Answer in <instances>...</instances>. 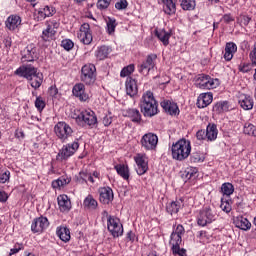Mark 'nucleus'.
<instances>
[{
    "label": "nucleus",
    "mask_w": 256,
    "mask_h": 256,
    "mask_svg": "<svg viewBox=\"0 0 256 256\" xmlns=\"http://www.w3.org/2000/svg\"><path fill=\"white\" fill-rule=\"evenodd\" d=\"M139 107L144 117H155L159 113V104L151 91H146L142 95Z\"/></svg>",
    "instance_id": "1"
},
{
    "label": "nucleus",
    "mask_w": 256,
    "mask_h": 256,
    "mask_svg": "<svg viewBox=\"0 0 256 256\" xmlns=\"http://www.w3.org/2000/svg\"><path fill=\"white\" fill-rule=\"evenodd\" d=\"M172 158L176 161H184L191 155V142L187 139H180L171 147Z\"/></svg>",
    "instance_id": "2"
},
{
    "label": "nucleus",
    "mask_w": 256,
    "mask_h": 256,
    "mask_svg": "<svg viewBox=\"0 0 256 256\" xmlns=\"http://www.w3.org/2000/svg\"><path fill=\"white\" fill-rule=\"evenodd\" d=\"M75 120L80 127L87 125L93 128L94 125H97V116L92 110H83L75 117Z\"/></svg>",
    "instance_id": "3"
},
{
    "label": "nucleus",
    "mask_w": 256,
    "mask_h": 256,
    "mask_svg": "<svg viewBox=\"0 0 256 256\" xmlns=\"http://www.w3.org/2000/svg\"><path fill=\"white\" fill-rule=\"evenodd\" d=\"M217 217L218 215L215 210L210 207H205L200 210L197 217V223L200 227H206V225L213 223V221H217Z\"/></svg>",
    "instance_id": "4"
},
{
    "label": "nucleus",
    "mask_w": 256,
    "mask_h": 256,
    "mask_svg": "<svg viewBox=\"0 0 256 256\" xmlns=\"http://www.w3.org/2000/svg\"><path fill=\"white\" fill-rule=\"evenodd\" d=\"M80 79L85 85H93L97 81V68H95V65H84L81 69Z\"/></svg>",
    "instance_id": "5"
},
{
    "label": "nucleus",
    "mask_w": 256,
    "mask_h": 256,
    "mask_svg": "<svg viewBox=\"0 0 256 256\" xmlns=\"http://www.w3.org/2000/svg\"><path fill=\"white\" fill-rule=\"evenodd\" d=\"M196 87L198 89H217L219 79H213L209 75L199 74L196 78Z\"/></svg>",
    "instance_id": "6"
},
{
    "label": "nucleus",
    "mask_w": 256,
    "mask_h": 256,
    "mask_svg": "<svg viewBox=\"0 0 256 256\" xmlns=\"http://www.w3.org/2000/svg\"><path fill=\"white\" fill-rule=\"evenodd\" d=\"M54 132L62 143H65L69 137L73 136V128L66 122H58L54 127Z\"/></svg>",
    "instance_id": "7"
},
{
    "label": "nucleus",
    "mask_w": 256,
    "mask_h": 256,
    "mask_svg": "<svg viewBox=\"0 0 256 256\" xmlns=\"http://www.w3.org/2000/svg\"><path fill=\"white\" fill-rule=\"evenodd\" d=\"M107 229L112 237H121L123 235V224L115 216L107 215Z\"/></svg>",
    "instance_id": "8"
},
{
    "label": "nucleus",
    "mask_w": 256,
    "mask_h": 256,
    "mask_svg": "<svg viewBox=\"0 0 256 256\" xmlns=\"http://www.w3.org/2000/svg\"><path fill=\"white\" fill-rule=\"evenodd\" d=\"M46 29L42 31L41 39L42 41H53L55 35L57 34V29H59V21L50 20L45 23Z\"/></svg>",
    "instance_id": "9"
},
{
    "label": "nucleus",
    "mask_w": 256,
    "mask_h": 256,
    "mask_svg": "<svg viewBox=\"0 0 256 256\" xmlns=\"http://www.w3.org/2000/svg\"><path fill=\"white\" fill-rule=\"evenodd\" d=\"M77 149H79L78 141L68 143L61 148V150L57 155V159L60 161H67L69 157H72V155H75V153L77 152Z\"/></svg>",
    "instance_id": "10"
},
{
    "label": "nucleus",
    "mask_w": 256,
    "mask_h": 256,
    "mask_svg": "<svg viewBox=\"0 0 256 256\" xmlns=\"http://www.w3.org/2000/svg\"><path fill=\"white\" fill-rule=\"evenodd\" d=\"M140 143L145 151H155L157 149V143H159V137L149 132L142 136Z\"/></svg>",
    "instance_id": "11"
},
{
    "label": "nucleus",
    "mask_w": 256,
    "mask_h": 256,
    "mask_svg": "<svg viewBox=\"0 0 256 256\" xmlns=\"http://www.w3.org/2000/svg\"><path fill=\"white\" fill-rule=\"evenodd\" d=\"M155 61H157V54L148 55L146 60L138 66L139 73L142 75H149V72L155 69Z\"/></svg>",
    "instance_id": "12"
},
{
    "label": "nucleus",
    "mask_w": 256,
    "mask_h": 256,
    "mask_svg": "<svg viewBox=\"0 0 256 256\" xmlns=\"http://www.w3.org/2000/svg\"><path fill=\"white\" fill-rule=\"evenodd\" d=\"M39 69L32 64H23L18 69L15 70L14 75L18 77H23L24 79H31L37 73Z\"/></svg>",
    "instance_id": "13"
},
{
    "label": "nucleus",
    "mask_w": 256,
    "mask_h": 256,
    "mask_svg": "<svg viewBox=\"0 0 256 256\" xmlns=\"http://www.w3.org/2000/svg\"><path fill=\"white\" fill-rule=\"evenodd\" d=\"M134 161L137 165L136 173L138 175H145L149 170V162L147 161V156H145V154H137L134 156Z\"/></svg>",
    "instance_id": "14"
},
{
    "label": "nucleus",
    "mask_w": 256,
    "mask_h": 256,
    "mask_svg": "<svg viewBox=\"0 0 256 256\" xmlns=\"http://www.w3.org/2000/svg\"><path fill=\"white\" fill-rule=\"evenodd\" d=\"M49 227V220L46 217H38L33 220L31 229L33 233H43Z\"/></svg>",
    "instance_id": "15"
},
{
    "label": "nucleus",
    "mask_w": 256,
    "mask_h": 256,
    "mask_svg": "<svg viewBox=\"0 0 256 256\" xmlns=\"http://www.w3.org/2000/svg\"><path fill=\"white\" fill-rule=\"evenodd\" d=\"M99 195L100 203H103V205H109V203L113 201V189H111L110 187L100 188Z\"/></svg>",
    "instance_id": "16"
},
{
    "label": "nucleus",
    "mask_w": 256,
    "mask_h": 256,
    "mask_svg": "<svg viewBox=\"0 0 256 256\" xmlns=\"http://www.w3.org/2000/svg\"><path fill=\"white\" fill-rule=\"evenodd\" d=\"M73 96L79 98V101H89V94L85 92V84L78 83L73 87Z\"/></svg>",
    "instance_id": "17"
},
{
    "label": "nucleus",
    "mask_w": 256,
    "mask_h": 256,
    "mask_svg": "<svg viewBox=\"0 0 256 256\" xmlns=\"http://www.w3.org/2000/svg\"><path fill=\"white\" fill-rule=\"evenodd\" d=\"M56 10L53 6H42L39 8L37 13V20L38 21H44V19H47V17H53L55 15Z\"/></svg>",
    "instance_id": "18"
},
{
    "label": "nucleus",
    "mask_w": 256,
    "mask_h": 256,
    "mask_svg": "<svg viewBox=\"0 0 256 256\" xmlns=\"http://www.w3.org/2000/svg\"><path fill=\"white\" fill-rule=\"evenodd\" d=\"M238 103L244 111H251L253 109V98L247 94H240L238 96Z\"/></svg>",
    "instance_id": "19"
},
{
    "label": "nucleus",
    "mask_w": 256,
    "mask_h": 256,
    "mask_svg": "<svg viewBox=\"0 0 256 256\" xmlns=\"http://www.w3.org/2000/svg\"><path fill=\"white\" fill-rule=\"evenodd\" d=\"M183 235H185V227L179 224L170 236V243H183Z\"/></svg>",
    "instance_id": "20"
},
{
    "label": "nucleus",
    "mask_w": 256,
    "mask_h": 256,
    "mask_svg": "<svg viewBox=\"0 0 256 256\" xmlns=\"http://www.w3.org/2000/svg\"><path fill=\"white\" fill-rule=\"evenodd\" d=\"M35 59H37V48L33 45L26 47V51L21 59L22 63H31L35 61Z\"/></svg>",
    "instance_id": "21"
},
{
    "label": "nucleus",
    "mask_w": 256,
    "mask_h": 256,
    "mask_svg": "<svg viewBox=\"0 0 256 256\" xmlns=\"http://www.w3.org/2000/svg\"><path fill=\"white\" fill-rule=\"evenodd\" d=\"M161 107L168 115H179V106L174 102L164 100L161 102Z\"/></svg>",
    "instance_id": "22"
},
{
    "label": "nucleus",
    "mask_w": 256,
    "mask_h": 256,
    "mask_svg": "<svg viewBox=\"0 0 256 256\" xmlns=\"http://www.w3.org/2000/svg\"><path fill=\"white\" fill-rule=\"evenodd\" d=\"M5 25L9 31H15L21 26V17L17 15H11L7 18Z\"/></svg>",
    "instance_id": "23"
},
{
    "label": "nucleus",
    "mask_w": 256,
    "mask_h": 256,
    "mask_svg": "<svg viewBox=\"0 0 256 256\" xmlns=\"http://www.w3.org/2000/svg\"><path fill=\"white\" fill-rule=\"evenodd\" d=\"M126 93L130 97H135L139 93V88L137 87V81L133 78H127L126 80Z\"/></svg>",
    "instance_id": "24"
},
{
    "label": "nucleus",
    "mask_w": 256,
    "mask_h": 256,
    "mask_svg": "<svg viewBox=\"0 0 256 256\" xmlns=\"http://www.w3.org/2000/svg\"><path fill=\"white\" fill-rule=\"evenodd\" d=\"M234 225L242 231H249V229H251V222L243 216H237L234 218Z\"/></svg>",
    "instance_id": "25"
},
{
    "label": "nucleus",
    "mask_w": 256,
    "mask_h": 256,
    "mask_svg": "<svg viewBox=\"0 0 256 256\" xmlns=\"http://www.w3.org/2000/svg\"><path fill=\"white\" fill-rule=\"evenodd\" d=\"M213 103V94L212 93H202L198 97V107L204 109Z\"/></svg>",
    "instance_id": "26"
},
{
    "label": "nucleus",
    "mask_w": 256,
    "mask_h": 256,
    "mask_svg": "<svg viewBox=\"0 0 256 256\" xmlns=\"http://www.w3.org/2000/svg\"><path fill=\"white\" fill-rule=\"evenodd\" d=\"M155 35L163 43L164 47L169 45V39H171V30L166 31L165 29L155 30Z\"/></svg>",
    "instance_id": "27"
},
{
    "label": "nucleus",
    "mask_w": 256,
    "mask_h": 256,
    "mask_svg": "<svg viewBox=\"0 0 256 256\" xmlns=\"http://www.w3.org/2000/svg\"><path fill=\"white\" fill-rule=\"evenodd\" d=\"M183 207V199L175 200L166 205V211L170 215L179 213V209Z\"/></svg>",
    "instance_id": "28"
},
{
    "label": "nucleus",
    "mask_w": 256,
    "mask_h": 256,
    "mask_svg": "<svg viewBox=\"0 0 256 256\" xmlns=\"http://www.w3.org/2000/svg\"><path fill=\"white\" fill-rule=\"evenodd\" d=\"M58 205L60 211L65 213V211H70L71 209V200L69 199V196L63 194L58 196Z\"/></svg>",
    "instance_id": "29"
},
{
    "label": "nucleus",
    "mask_w": 256,
    "mask_h": 256,
    "mask_svg": "<svg viewBox=\"0 0 256 256\" xmlns=\"http://www.w3.org/2000/svg\"><path fill=\"white\" fill-rule=\"evenodd\" d=\"M235 53H237V44L233 42H228L225 47L224 59L226 61H231Z\"/></svg>",
    "instance_id": "30"
},
{
    "label": "nucleus",
    "mask_w": 256,
    "mask_h": 256,
    "mask_svg": "<svg viewBox=\"0 0 256 256\" xmlns=\"http://www.w3.org/2000/svg\"><path fill=\"white\" fill-rule=\"evenodd\" d=\"M28 81L33 89H39L43 84V73L38 70Z\"/></svg>",
    "instance_id": "31"
},
{
    "label": "nucleus",
    "mask_w": 256,
    "mask_h": 256,
    "mask_svg": "<svg viewBox=\"0 0 256 256\" xmlns=\"http://www.w3.org/2000/svg\"><path fill=\"white\" fill-rule=\"evenodd\" d=\"M163 2V11L166 15H175L177 12V6L173 0H162Z\"/></svg>",
    "instance_id": "32"
},
{
    "label": "nucleus",
    "mask_w": 256,
    "mask_h": 256,
    "mask_svg": "<svg viewBox=\"0 0 256 256\" xmlns=\"http://www.w3.org/2000/svg\"><path fill=\"white\" fill-rule=\"evenodd\" d=\"M56 235H58L59 239L64 243L71 241V231L67 227H60L56 231Z\"/></svg>",
    "instance_id": "33"
},
{
    "label": "nucleus",
    "mask_w": 256,
    "mask_h": 256,
    "mask_svg": "<svg viewBox=\"0 0 256 256\" xmlns=\"http://www.w3.org/2000/svg\"><path fill=\"white\" fill-rule=\"evenodd\" d=\"M217 135H218L217 125L209 124L206 128L207 141H215V139H217Z\"/></svg>",
    "instance_id": "34"
},
{
    "label": "nucleus",
    "mask_w": 256,
    "mask_h": 256,
    "mask_svg": "<svg viewBox=\"0 0 256 256\" xmlns=\"http://www.w3.org/2000/svg\"><path fill=\"white\" fill-rule=\"evenodd\" d=\"M114 169H116L118 175H120L122 179H125L126 181L129 179V166L125 164H118Z\"/></svg>",
    "instance_id": "35"
},
{
    "label": "nucleus",
    "mask_w": 256,
    "mask_h": 256,
    "mask_svg": "<svg viewBox=\"0 0 256 256\" xmlns=\"http://www.w3.org/2000/svg\"><path fill=\"white\" fill-rule=\"evenodd\" d=\"M71 183V178L61 176L57 180L52 182L53 189H61V187H65V185H69Z\"/></svg>",
    "instance_id": "36"
},
{
    "label": "nucleus",
    "mask_w": 256,
    "mask_h": 256,
    "mask_svg": "<svg viewBox=\"0 0 256 256\" xmlns=\"http://www.w3.org/2000/svg\"><path fill=\"white\" fill-rule=\"evenodd\" d=\"M109 53H111V49L108 46H101L96 50L95 55L99 61H103V59L109 57Z\"/></svg>",
    "instance_id": "37"
},
{
    "label": "nucleus",
    "mask_w": 256,
    "mask_h": 256,
    "mask_svg": "<svg viewBox=\"0 0 256 256\" xmlns=\"http://www.w3.org/2000/svg\"><path fill=\"white\" fill-rule=\"evenodd\" d=\"M180 5L183 11H195L197 2L195 0H180Z\"/></svg>",
    "instance_id": "38"
},
{
    "label": "nucleus",
    "mask_w": 256,
    "mask_h": 256,
    "mask_svg": "<svg viewBox=\"0 0 256 256\" xmlns=\"http://www.w3.org/2000/svg\"><path fill=\"white\" fill-rule=\"evenodd\" d=\"M78 39L84 45H91V43L93 41V34H91V32H79Z\"/></svg>",
    "instance_id": "39"
},
{
    "label": "nucleus",
    "mask_w": 256,
    "mask_h": 256,
    "mask_svg": "<svg viewBox=\"0 0 256 256\" xmlns=\"http://www.w3.org/2000/svg\"><path fill=\"white\" fill-rule=\"evenodd\" d=\"M172 245V253L174 256H187V250L181 249V242H177V244L170 243Z\"/></svg>",
    "instance_id": "40"
},
{
    "label": "nucleus",
    "mask_w": 256,
    "mask_h": 256,
    "mask_svg": "<svg viewBox=\"0 0 256 256\" xmlns=\"http://www.w3.org/2000/svg\"><path fill=\"white\" fill-rule=\"evenodd\" d=\"M221 192L223 193V195H226V197H231V195L235 193V187L232 183H223L221 186Z\"/></svg>",
    "instance_id": "41"
},
{
    "label": "nucleus",
    "mask_w": 256,
    "mask_h": 256,
    "mask_svg": "<svg viewBox=\"0 0 256 256\" xmlns=\"http://www.w3.org/2000/svg\"><path fill=\"white\" fill-rule=\"evenodd\" d=\"M128 117L132 118V121L134 123H139L141 121V112L135 108H131L127 110Z\"/></svg>",
    "instance_id": "42"
},
{
    "label": "nucleus",
    "mask_w": 256,
    "mask_h": 256,
    "mask_svg": "<svg viewBox=\"0 0 256 256\" xmlns=\"http://www.w3.org/2000/svg\"><path fill=\"white\" fill-rule=\"evenodd\" d=\"M106 25H107V33L109 35H113L117 27V20H115V18L108 17V19L106 20Z\"/></svg>",
    "instance_id": "43"
},
{
    "label": "nucleus",
    "mask_w": 256,
    "mask_h": 256,
    "mask_svg": "<svg viewBox=\"0 0 256 256\" xmlns=\"http://www.w3.org/2000/svg\"><path fill=\"white\" fill-rule=\"evenodd\" d=\"M97 205V200L91 195H88L84 200V207H87V209H97Z\"/></svg>",
    "instance_id": "44"
},
{
    "label": "nucleus",
    "mask_w": 256,
    "mask_h": 256,
    "mask_svg": "<svg viewBox=\"0 0 256 256\" xmlns=\"http://www.w3.org/2000/svg\"><path fill=\"white\" fill-rule=\"evenodd\" d=\"M214 111H216V113H225L229 111V102L224 101L216 103L214 106Z\"/></svg>",
    "instance_id": "45"
},
{
    "label": "nucleus",
    "mask_w": 256,
    "mask_h": 256,
    "mask_svg": "<svg viewBox=\"0 0 256 256\" xmlns=\"http://www.w3.org/2000/svg\"><path fill=\"white\" fill-rule=\"evenodd\" d=\"M244 133L245 135H251L252 137H256V126L249 122L245 123Z\"/></svg>",
    "instance_id": "46"
},
{
    "label": "nucleus",
    "mask_w": 256,
    "mask_h": 256,
    "mask_svg": "<svg viewBox=\"0 0 256 256\" xmlns=\"http://www.w3.org/2000/svg\"><path fill=\"white\" fill-rule=\"evenodd\" d=\"M191 163H203L205 156L201 152H194L190 156Z\"/></svg>",
    "instance_id": "47"
},
{
    "label": "nucleus",
    "mask_w": 256,
    "mask_h": 256,
    "mask_svg": "<svg viewBox=\"0 0 256 256\" xmlns=\"http://www.w3.org/2000/svg\"><path fill=\"white\" fill-rule=\"evenodd\" d=\"M79 177L81 183H87L88 181H90V183H95V178H93V175L87 172H80Z\"/></svg>",
    "instance_id": "48"
},
{
    "label": "nucleus",
    "mask_w": 256,
    "mask_h": 256,
    "mask_svg": "<svg viewBox=\"0 0 256 256\" xmlns=\"http://www.w3.org/2000/svg\"><path fill=\"white\" fill-rule=\"evenodd\" d=\"M133 71H135V65L130 64L121 70L120 76L121 77H129V75H131V73H133Z\"/></svg>",
    "instance_id": "49"
},
{
    "label": "nucleus",
    "mask_w": 256,
    "mask_h": 256,
    "mask_svg": "<svg viewBox=\"0 0 256 256\" xmlns=\"http://www.w3.org/2000/svg\"><path fill=\"white\" fill-rule=\"evenodd\" d=\"M220 208L222 209V211H224V213H231L232 207L228 199H225V198L221 199Z\"/></svg>",
    "instance_id": "50"
},
{
    "label": "nucleus",
    "mask_w": 256,
    "mask_h": 256,
    "mask_svg": "<svg viewBox=\"0 0 256 256\" xmlns=\"http://www.w3.org/2000/svg\"><path fill=\"white\" fill-rule=\"evenodd\" d=\"M255 66H256V64H253V62L246 63V64L239 66V71H241V73H249V71H253V68Z\"/></svg>",
    "instance_id": "51"
},
{
    "label": "nucleus",
    "mask_w": 256,
    "mask_h": 256,
    "mask_svg": "<svg viewBox=\"0 0 256 256\" xmlns=\"http://www.w3.org/2000/svg\"><path fill=\"white\" fill-rule=\"evenodd\" d=\"M45 100H43V97L38 96L35 100V107L39 111H43L45 109Z\"/></svg>",
    "instance_id": "52"
},
{
    "label": "nucleus",
    "mask_w": 256,
    "mask_h": 256,
    "mask_svg": "<svg viewBox=\"0 0 256 256\" xmlns=\"http://www.w3.org/2000/svg\"><path fill=\"white\" fill-rule=\"evenodd\" d=\"M11 177V172L9 170H5L4 172L0 173V183L5 184L9 181Z\"/></svg>",
    "instance_id": "53"
},
{
    "label": "nucleus",
    "mask_w": 256,
    "mask_h": 256,
    "mask_svg": "<svg viewBox=\"0 0 256 256\" xmlns=\"http://www.w3.org/2000/svg\"><path fill=\"white\" fill-rule=\"evenodd\" d=\"M61 45L66 51H71V49H73V47L75 46L73 41H71L70 39L63 40Z\"/></svg>",
    "instance_id": "54"
},
{
    "label": "nucleus",
    "mask_w": 256,
    "mask_h": 256,
    "mask_svg": "<svg viewBox=\"0 0 256 256\" xmlns=\"http://www.w3.org/2000/svg\"><path fill=\"white\" fill-rule=\"evenodd\" d=\"M128 5H129V3L127 2V0H120V1L116 2L115 8L118 9V11H122L123 9L128 7Z\"/></svg>",
    "instance_id": "55"
},
{
    "label": "nucleus",
    "mask_w": 256,
    "mask_h": 256,
    "mask_svg": "<svg viewBox=\"0 0 256 256\" xmlns=\"http://www.w3.org/2000/svg\"><path fill=\"white\" fill-rule=\"evenodd\" d=\"M111 5V0H99L97 2L98 9H107Z\"/></svg>",
    "instance_id": "56"
},
{
    "label": "nucleus",
    "mask_w": 256,
    "mask_h": 256,
    "mask_svg": "<svg viewBox=\"0 0 256 256\" xmlns=\"http://www.w3.org/2000/svg\"><path fill=\"white\" fill-rule=\"evenodd\" d=\"M196 138L198 141H205V139H207V132H205V130H199L196 133Z\"/></svg>",
    "instance_id": "57"
},
{
    "label": "nucleus",
    "mask_w": 256,
    "mask_h": 256,
    "mask_svg": "<svg viewBox=\"0 0 256 256\" xmlns=\"http://www.w3.org/2000/svg\"><path fill=\"white\" fill-rule=\"evenodd\" d=\"M79 33H91V26L89 23L82 24Z\"/></svg>",
    "instance_id": "58"
},
{
    "label": "nucleus",
    "mask_w": 256,
    "mask_h": 256,
    "mask_svg": "<svg viewBox=\"0 0 256 256\" xmlns=\"http://www.w3.org/2000/svg\"><path fill=\"white\" fill-rule=\"evenodd\" d=\"M21 249H23V245L22 244H16L14 246V248L10 249V253L9 255H16V253L20 252Z\"/></svg>",
    "instance_id": "59"
},
{
    "label": "nucleus",
    "mask_w": 256,
    "mask_h": 256,
    "mask_svg": "<svg viewBox=\"0 0 256 256\" xmlns=\"http://www.w3.org/2000/svg\"><path fill=\"white\" fill-rule=\"evenodd\" d=\"M59 93V90L56 86H50L48 89V94L50 97H57V94Z\"/></svg>",
    "instance_id": "60"
},
{
    "label": "nucleus",
    "mask_w": 256,
    "mask_h": 256,
    "mask_svg": "<svg viewBox=\"0 0 256 256\" xmlns=\"http://www.w3.org/2000/svg\"><path fill=\"white\" fill-rule=\"evenodd\" d=\"M9 199V194L5 191H0V203H7Z\"/></svg>",
    "instance_id": "61"
},
{
    "label": "nucleus",
    "mask_w": 256,
    "mask_h": 256,
    "mask_svg": "<svg viewBox=\"0 0 256 256\" xmlns=\"http://www.w3.org/2000/svg\"><path fill=\"white\" fill-rule=\"evenodd\" d=\"M102 123L105 127H109V125H111V123H113V119L111 118V116H104Z\"/></svg>",
    "instance_id": "62"
},
{
    "label": "nucleus",
    "mask_w": 256,
    "mask_h": 256,
    "mask_svg": "<svg viewBox=\"0 0 256 256\" xmlns=\"http://www.w3.org/2000/svg\"><path fill=\"white\" fill-rule=\"evenodd\" d=\"M185 173H186V179H191L193 175L197 174V171L193 169H188L185 171Z\"/></svg>",
    "instance_id": "63"
},
{
    "label": "nucleus",
    "mask_w": 256,
    "mask_h": 256,
    "mask_svg": "<svg viewBox=\"0 0 256 256\" xmlns=\"http://www.w3.org/2000/svg\"><path fill=\"white\" fill-rule=\"evenodd\" d=\"M223 21H224V23H231V21H234V19L231 16V14H225L223 16Z\"/></svg>",
    "instance_id": "64"
}]
</instances>
